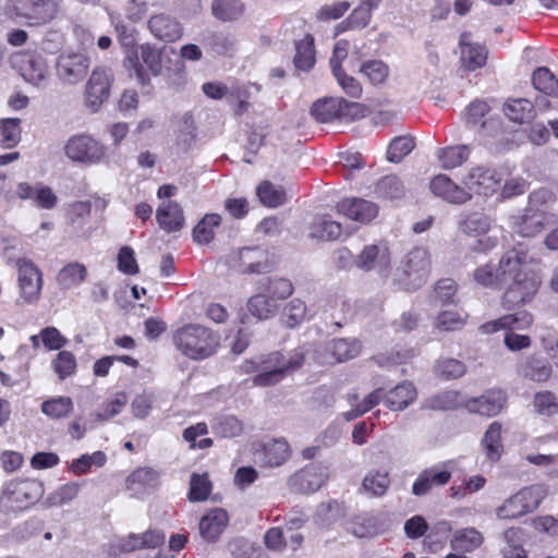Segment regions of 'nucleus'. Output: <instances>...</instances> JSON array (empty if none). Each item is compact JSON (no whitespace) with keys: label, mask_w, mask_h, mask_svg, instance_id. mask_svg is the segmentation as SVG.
I'll list each match as a JSON object with an SVG mask.
<instances>
[{"label":"nucleus","mask_w":558,"mask_h":558,"mask_svg":"<svg viewBox=\"0 0 558 558\" xmlns=\"http://www.w3.org/2000/svg\"><path fill=\"white\" fill-rule=\"evenodd\" d=\"M501 284H509L502 295V306L514 310L530 303L542 283L539 275L529 266L527 253L521 248L506 252L497 266Z\"/></svg>","instance_id":"1"},{"label":"nucleus","mask_w":558,"mask_h":558,"mask_svg":"<svg viewBox=\"0 0 558 558\" xmlns=\"http://www.w3.org/2000/svg\"><path fill=\"white\" fill-rule=\"evenodd\" d=\"M304 362V352L296 349L287 355L281 352H271L267 355H260L256 360H245L240 366L242 374L257 373L252 378L255 387H269L277 385L291 372L302 366Z\"/></svg>","instance_id":"2"},{"label":"nucleus","mask_w":558,"mask_h":558,"mask_svg":"<svg viewBox=\"0 0 558 558\" xmlns=\"http://www.w3.org/2000/svg\"><path fill=\"white\" fill-rule=\"evenodd\" d=\"M175 348L192 360H204L217 351L219 336L199 324H187L173 333Z\"/></svg>","instance_id":"3"},{"label":"nucleus","mask_w":558,"mask_h":558,"mask_svg":"<svg viewBox=\"0 0 558 558\" xmlns=\"http://www.w3.org/2000/svg\"><path fill=\"white\" fill-rule=\"evenodd\" d=\"M430 255L424 247H414L401 260L395 275L400 289L415 291L427 280L430 271Z\"/></svg>","instance_id":"4"},{"label":"nucleus","mask_w":558,"mask_h":558,"mask_svg":"<svg viewBox=\"0 0 558 558\" xmlns=\"http://www.w3.org/2000/svg\"><path fill=\"white\" fill-rule=\"evenodd\" d=\"M547 496V489L542 484L523 487L508 497L495 513L499 520H514L533 512Z\"/></svg>","instance_id":"5"},{"label":"nucleus","mask_w":558,"mask_h":558,"mask_svg":"<svg viewBox=\"0 0 558 558\" xmlns=\"http://www.w3.org/2000/svg\"><path fill=\"white\" fill-rule=\"evenodd\" d=\"M60 0H8L7 15L23 19L29 25H44L51 22L59 13Z\"/></svg>","instance_id":"6"},{"label":"nucleus","mask_w":558,"mask_h":558,"mask_svg":"<svg viewBox=\"0 0 558 558\" xmlns=\"http://www.w3.org/2000/svg\"><path fill=\"white\" fill-rule=\"evenodd\" d=\"M367 108L355 101H348L342 97H326L315 101L311 114L322 123L336 119L356 120L366 116Z\"/></svg>","instance_id":"7"},{"label":"nucleus","mask_w":558,"mask_h":558,"mask_svg":"<svg viewBox=\"0 0 558 558\" xmlns=\"http://www.w3.org/2000/svg\"><path fill=\"white\" fill-rule=\"evenodd\" d=\"M44 487L37 481H11L0 497V505L7 512H19L28 509L39 500Z\"/></svg>","instance_id":"8"},{"label":"nucleus","mask_w":558,"mask_h":558,"mask_svg":"<svg viewBox=\"0 0 558 558\" xmlns=\"http://www.w3.org/2000/svg\"><path fill=\"white\" fill-rule=\"evenodd\" d=\"M165 48H157L149 43L140 46L138 51L129 53L125 64L134 70L135 76L143 85L148 84L150 76H158L162 71V52Z\"/></svg>","instance_id":"9"},{"label":"nucleus","mask_w":558,"mask_h":558,"mask_svg":"<svg viewBox=\"0 0 558 558\" xmlns=\"http://www.w3.org/2000/svg\"><path fill=\"white\" fill-rule=\"evenodd\" d=\"M63 149L71 161L84 166L100 163L106 156V147L92 135L84 133L72 135Z\"/></svg>","instance_id":"10"},{"label":"nucleus","mask_w":558,"mask_h":558,"mask_svg":"<svg viewBox=\"0 0 558 558\" xmlns=\"http://www.w3.org/2000/svg\"><path fill=\"white\" fill-rule=\"evenodd\" d=\"M113 80L110 68L98 65L93 69L84 89V104L92 112H97L108 100Z\"/></svg>","instance_id":"11"},{"label":"nucleus","mask_w":558,"mask_h":558,"mask_svg":"<svg viewBox=\"0 0 558 558\" xmlns=\"http://www.w3.org/2000/svg\"><path fill=\"white\" fill-rule=\"evenodd\" d=\"M90 59L83 52H63L57 58L56 75L61 84L75 86L84 81Z\"/></svg>","instance_id":"12"},{"label":"nucleus","mask_w":558,"mask_h":558,"mask_svg":"<svg viewBox=\"0 0 558 558\" xmlns=\"http://www.w3.org/2000/svg\"><path fill=\"white\" fill-rule=\"evenodd\" d=\"M501 181L502 175L496 169L476 166L468 171L462 183L470 194L490 197L499 190Z\"/></svg>","instance_id":"13"},{"label":"nucleus","mask_w":558,"mask_h":558,"mask_svg":"<svg viewBox=\"0 0 558 558\" xmlns=\"http://www.w3.org/2000/svg\"><path fill=\"white\" fill-rule=\"evenodd\" d=\"M11 62L23 78L35 86L47 78L48 65L40 53L19 52L12 57Z\"/></svg>","instance_id":"14"},{"label":"nucleus","mask_w":558,"mask_h":558,"mask_svg":"<svg viewBox=\"0 0 558 558\" xmlns=\"http://www.w3.org/2000/svg\"><path fill=\"white\" fill-rule=\"evenodd\" d=\"M328 478V468L320 463H311L295 472L289 478L291 490L310 494L319 489Z\"/></svg>","instance_id":"15"},{"label":"nucleus","mask_w":558,"mask_h":558,"mask_svg":"<svg viewBox=\"0 0 558 558\" xmlns=\"http://www.w3.org/2000/svg\"><path fill=\"white\" fill-rule=\"evenodd\" d=\"M355 267L363 271H377L387 277L391 268V257L385 244L365 245L355 256Z\"/></svg>","instance_id":"16"},{"label":"nucleus","mask_w":558,"mask_h":558,"mask_svg":"<svg viewBox=\"0 0 558 558\" xmlns=\"http://www.w3.org/2000/svg\"><path fill=\"white\" fill-rule=\"evenodd\" d=\"M556 222V216L533 207H527L522 215L512 217V228L521 236L531 238L541 233L545 226Z\"/></svg>","instance_id":"17"},{"label":"nucleus","mask_w":558,"mask_h":558,"mask_svg":"<svg viewBox=\"0 0 558 558\" xmlns=\"http://www.w3.org/2000/svg\"><path fill=\"white\" fill-rule=\"evenodd\" d=\"M19 286L21 296L27 303H34L39 299L43 287L40 270L28 259H19Z\"/></svg>","instance_id":"18"},{"label":"nucleus","mask_w":558,"mask_h":558,"mask_svg":"<svg viewBox=\"0 0 558 558\" xmlns=\"http://www.w3.org/2000/svg\"><path fill=\"white\" fill-rule=\"evenodd\" d=\"M147 29L158 40L173 43L183 35L181 23L168 13L160 12L149 16Z\"/></svg>","instance_id":"19"},{"label":"nucleus","mask_w":558,"mask_h":558,"mask_svg":"<svg viewBox=\"0 0 558 558\" xmlns=\"http://www.w3.org/2000/svg\"><path fill=\"white\" fill-rule=\"evenodd\" d=\"M430 191L437 197L451 204H464L472 199V194L463 186L452 181L446 174L436 175L429 184Z\"/></svg>","instance_id":"20"},{"label":"nucleus","mask_w":558,"mask_h":558,"mask_svg":"<svg viewBox=\"0 0 558 558\" xmlns=\"http://www.w3.org/2000/svg\"><path fill=\"white\" fill-rule=\"evenodd\" d=\"M337 211L343 216L361 223L372 221L378 214L375 203L363 198H343L336 205Z\"/></svg>","instance_id":"21"},{"label":"nucleus","mask_w":558,"mask_h":558,"mask_svg":"<svg viewBox=\"0 0 558 558\" xmlns=\"http://www.w3.org/2000/svg\"><path fill=\"white\" fill-rule=\"evenodd\" d=\"M506 395L501 390H489L477 398L466 400L465 408L472 412L485 416H495L504 409Z\"/></svg>","instance_id":"22"},{"label":"nucleus","mask_w":558,"mask_h":558,"mask_svg":"<svg viewBox=\"0 0 558 558\" xmlns=\"http://www.w3.org/2000/svg\"><path fill=\"white\" fill-rule=\"evenodd\" d=\"M238 264H233L243 274H262L267 271V253L260 247H243L234 253Z\"/></svg>","instance_id":"23"},{"label":"nucleus","mask_w":558,"mask_h":558,"mask_svg":"<svg viewBox=\"0 0 558 558\" xmlns=\"http://www.w3.org/2000/svg\"><path fill=\"white\" fill-rule=\"evenodd\" d=\"M289 457V444L282 438L265 442L260 449L255 452V461L270 468L283 464Z\"/></svg>","instance_id":"24"},{"label":"nucleus","mask_w":558,"mask_h":558,"mask_svg":"<svg viewBox=\"0 0 558 558\" xmlns=\"http://www.w3.org/2000/svg\"><path fill=\"white\" fill-rule=\"evenodd\" d=\"M533 323V316L527 311H519L513 314L504 315L497 319L481 325L482 333L489 335L499 330L526 329Z\"/></svg>","instance_id":"25"},{"label":"nucleus","mask_w":558,"mask_h":558,"mask_svg":"<svg viewBox=\"0 0 558 558\" xmlns=\"http://www.w3.org/2000/svg\"><path fill=\"white\" fill-rule=\"evenodd\" d=\"M165 542V534L158 530H148L142 534L131 533L119 541V547L123 553H132L141 549H155Z\"/></svg>","instance_id":"26"},{"label":"nucleus","mask_w":558,"mask_h":558,"mask_svg":"<svg viewBox=\"0 0 558 558\" xmlns=\"http://www.w3.org/2000/svg\"><path fill=\"white\" fill-rule=\"evenodd\" d=\"M517 372L526 379L544 383L550 378L553 368L546 359L531 354L519 362Z\"/></svg>","instance_id":"27"},{"label":"nucleus","mask_w":558,"mask_h":558,"mask_svg":"<svg viewBox=\"0 0 558 558\" xmlns=\"http://www.w3.org/2000/svg\"><path fill=\"white\" fill-rule=\"evenodd\" d=\"M16 195L21 199L34 201L36 206L45 209L53 208L58 199L52 190L43 183L31 185L27 182H21L17 185Z\"/></svg>","instance_id":"28"},{"label":"nucleus","mask_w":558,"mask_h":558,"mask_svg":"<svg viewBox=\"0 0 558 558\" xmlns=\"http://www.w3.org/2000/svg\"><path fill=\"white\" fill-rule=\"evenodd\" d=\"M460 49V60L466 70L475 71L486 64L487 49L483 45L472 43L469 34L461 35Z\"/></svg>","instance_id":"29"},{"label":"nucleus","mask_w":558,"mask_h":558,"mask_svg":"<svg viewBox=\"0 0 558 558\" xmlns=\"http://www.w3.org/2000/svg\"><path fill=\"white\" fill-rule=\"evenodd\" d=\"M451 478V473L446 470H439L432 466L422 471L412 485V494L414 496H425L433 487L444 486Z\"/></svg>","instance_id":"30"},{"label":"nucleus","mask_w":558,"mask_h":558,"mask_svg":"<svg viewBox=\"0 0 558 558\" xmlns=\"http://www.w3.org/2000/svg\"><path fill=\"white\" fill-rule=\"evenodd\" d=\"M228 513L217 508L204 515L199 521V534L206 542H215L228 524Z\"/></svg>","instance_id":"31"},{"label":"nucleus","mask_w":558,"mask_h":558,"mask_svg":"<svg viewBox=\"0 0 558 558\" xmlns=\"http://www.w3.org/2000/svg\"><path fill=\"white\" fill-rule=\"evenodd\" d=\"M159 474L151 468H138L133 471L125 481L126 489L133 496H140L148 490L155 489L158 485Z\"/></svg>","instance_id":"32"},{"label":"nucleus","mask_w":558,"mask_h":558,"mask_svg":"<svg viewBox=\"0 0 558 558\" xmlns=\"http://www.w3.org/2000/svg\"><path fill=\"white\" fill-rule=\"evenodd\" d=\"M156 218L160 228L169 233L179 231L184 225L182 208L174 202H163L157 209Z\"/></svg>","instance_id":"33"},{"label":"nucleus","mask_w":558,"mask_h":558,"mask_svg":"<svg viewBox=\"0 0 558 558\" xmlns=\"http://www.w3.org/2000/svg\"><path fill=\"white\" fill-rule=\"evenodd\" d=\"M458 223L463 233L469 235H481L487 233L492 229L494 220L483 213L465 211L460 215Z\"/></svg>","instance_id":"34"},{"label":"nucleus","mask_w":558,"mask_h":558,"mask_svg":"<svg viewBox=\"0 0 558 558\" xmlns=\"http://www.w3.org/2000/svg\"><path fill=\"white\" fill-rule=\"evenodd\" d=\"M416 389L410 381H403L391 389L385 399V404L393 411L408 408L416 399Z\"/></svg>","instance_id":"35"},{"label":"nucleus","mask_w":558,"mask_h":558,"mask_svg":"<svg viewBox=\"0 0 558 558\" xmlns=\"http://www.w3.org/2000/svg\"><path fill=\"white\" fill-rule=\"evenodd\" d=\"M471 155V147L469 145H452L438 148L436 157L441 167L446 170L456 169L461 167L468 161Z\"/></svg>","instance_id":"36"},{"label":"nucleus","mask_w":558,"mask_h":558,"mask_svg":"<svg viewBox=\"0 0 558 558\" xmlns=\"http://www.w3.org/2000/svg\"><path fill=\"white\" fill-rule=\"evenodd\" d=\"M342 233V227L339 222L332 220L329 216H317L310 231V236L323 241L337 240Z\"/></svg>","instance_id":"37"},{"label":"nucleus","mask_w":558,"mask_h":558,"mask_svg":"<svg viewBox=\"0 0 558 558\" xmlns=\"http://www.w3.org/2000/svg\"><path fill=\"white\" fill-rule=\"evenodd\" d=\"M86 276V267L78 262H73L60 269L57 275V282L62 289L69 290L83 283Z\"/></svg>","instance_id":"38"},{"label":"nucleus","mask_w":558,"mask_h":558,"mask_svg":"<svg viewBox=\"0 0 558 558\" xmlns=\"http://www.w3.org/2000/svg\"><path fill=\"white\" fill-rule=\"evenodd\" d=\"M314 37L310 34L295 44L293 63L298 70L310 71L315 64Z\"/></svg>","instance_id":"39"},{"label":"nucleus","mask_w":558,"mask_h":558,"mask_svg":"<svg viewBox=\"0 0 558 558\" xmlns=\"http://www.w3.org/2000/svg\"><path fill=\"white\" fill-rule=\"evenodd\" d=\"M247 308L254 317L264 320L276 314L278 304L267 293H258L248 300Z\"/></svg>","instance_id":"40"},{"label":"nucleus","mask_w":558,"mask_h":558,"mask_svg":"<svg viewBox=\"0 0 558 558\" xmlns=\"http://www.w3.org/2000/svg\"><path fill=\"white\" fill-rule=\"evenodd\" d=\"M504 111L511 121L517 123H526L534 118V106L524 98L509 100L505 104Z\"/></svg>","instance_id":"41"},{"label":"nucleus","mask_w":558,"mask_h":558,"mask_svg":"<svg viewBox=\"0 0 558 558\" xmlns=\"http://www.w3.org/2000/svg\"><path fill=\"white\" fill-rule=\"evenodd\" d=\"M244 12V4L240 0H213L211 13L222 21L231 22L240 19Z\"/></svg>","instance_id":"42"},{"label":"nucleus","mask_w":558,"mask_h":558,"mask_svg":"<svg viewBox=\"0 0 558 558\" xmlns=\"http://www.w3.org/2000/svg\"><path fill=\"white\" fill-rule=\"evenodd\" d=\"M327 350L336 362H344L357 356L361 350L360 342L355 339H333L327 345Z\"/></svg>","instance_id":"43"},{"label":"nucleus","mask_w":558,"mask_h":558,"mask_svg":"<svg viewBox=\"0 0 558 558\" xmlns=\"http://www.w3.org/2000/svg\"><path fill=\"white\" fill-rule=\"evenodd\" d=\"M483 446L487 458L492 461H498L501 457V424L493 422L486 430L483 438Z\"/></svg>","instance_id":"44"},{"label":"nucleus","mask_w":558,"mask_h":558,"mask_svg":"<svg viewBox=\"0 0 558 558\" xmlns=\"http://www.w3.org/2000/svg\"><path fill=\"white\" fill-rule=\"evenodd\" d=\"M221 217L217 214L206 215L193 229V239L198 244H207L213 241L215 228L220 226Z\"/></svg>","instance_id":"45"},{"label":"nucleus","mask_w":558,"mask_h":558,"mask_svg":"<svg viewBox=\"0 0 558 558\" xmlns=\"http://www.w3.org/2000/svg\"><path fill=\"white\" fill-rule=\"evenodd\" d=\"M256 194L260 203L267 207H278L287 201L283 189L269 181L262 182L256 189Z\"/></svg>","instance_id":"46"},{"label":"nucleus","mask_w":558,"mask_h":558,"mask_svg":"<svg viewBox=\"0 0 558 558\" xmlns=\"http://www.w3.org/2000/svg\"><path fill=\"white\" fill-rule=\"evenodd\" d=\"M482 543V534L477 530L470 527L457 531L451 541V546L453 549L470 553L480 547Z\"/></svg>","instance_id":"47"},{"label":"nucleus","mask_w":558,"mask_h":558,"mask_svg":"<svg viewBox=\"0 0 558 558\" xmlns=\"http://www.w3.org/2000/svg\"><path fill=\"white\" fill-rule=\"evenodd\" d=\"M375 192L379 197L396 199L404 195L405 186L397 175L390 174L381 178L377 182Z\"/></svg>","instance_id":"48"},{"label":"nucleus","mask_w":558,"mask_h":558,"mask_svg":"<svg viewBox=\"0 0 558 558\" xmlns=\"http://www.w3.org/2000/svg\"><path fill=\"white\" fill-rule=\"evenodd\" d=\"M213 429L216 435L222 438L238 437L243 433V423L233 415H223L215 418Z\"/></svg>","instance_id":"49"},{"label":"nucleus","mask_w":558,"mask_h":558,"mask_svg":"<svg viewBox=\"0 0 558 558\" xmlns=\"http://www.w3.org/2000/svg\"><path fill=\"white\" fill-rule=\"evenodd\" d=\"M73 408L74 404L70 397H57L41 403V412L54 420L66 417Z\"/></svg>","instance_id":"50"},{"label":"nucleus","mask_w":558,"mask_h":558,"mask_svg":"<svg viewBox=\"0 0 558 558\" xmlns=\"http://www.w3.org/2000/svg\"><path fill=\"white\" fill-rule=\"evenodd\" d=\"M21 140V119L7 118L0 120V145L14 147Z\"/></svg>","instance_id":"51"},{"label":"nucleus","mask_w":558,"mask_h":558,"mask_svg":"<svg viewBox=\"0 0 558 558\" xmlns=\"http://www.w3.org/2000/svg\"><path fill=\"white\" fill-rule=\"evenodd\" d=\"M390 485V478L387 472L372 471L366 474L362 482L363 489L369 496H383Z\"/></svg>","instance_id":"52"},{"label":"nucleus","mask_w":558,"mask_h":558,"mask_svg":"<svg viewBox=\"0 0 558 558\" xmlns=\"http://www.w3.org/2000/svg\"><path fill=\"white\" fill-rule=\"evenodd\" d=\"M306 313L305 303L301 299H293L284 306L281 320L287 327L294 328L305 320Z\"/></svg>","instance_id":"53"},{"label":"nucleus","mask_w":558,"mask_h":558,"mask_svg":"<svg viewBox=\"0 0 558 558\" xmlns=\"http://www.w3.org/2000/svg\"><path fill=\"white\" fill-rule=\"evenodd\" d=\"M532 82L534 87L546 96L554 95L558 92V80L546 66H539L534 70Z\"/></svg>","instance_id":"54"},{"label":"nucleus","mask_w":558,"mask_h":558,"mask_svg":"<svg viewBox=\"0 0 558 558\" xmlns=\"http://www.w3.org/2000/svg\"><path fill=\"white\" fill-rule=\"evenodd\" d=\"M51 366L59 379L63 380L76 372V359L70 351H60L51 361Z\"/></svg>","instance_id":"55"},{"label":"nucleus","mask_w":558,"mask_h":558,"mask_svg":"<svg viewBox=\"0 0 558 558\" xmlns=\"http://www.w3.org/2000/svg\"><path fill=\"white\" fill-rule=\"evenodd\" d=\"M372 19L368 9L362 8L360 4L352 11L350 16L337 25V35L349 29H361L366 27Z\"/></svg>","instance_id":"56"},{"label":"nucleus","mask_w":558,"mask_h":558,"mask_svg":"<svg viewBox=\"0 0 558 558\" xmlns=\"http://www.w3.org/2000/svg\"><path fill=\"white\" fill-rule=\"evenodd\" d=\"M458 404V395L454 391H442L424 400L422 408L433 411H447Z\"/></svg>","instance_id":"57"},{"label":"nucleus","mask_w":558,"mask_h":558,"mask_svg":"<svg viewBox=\"0 0 558 558\" xmlns=\"http://www.w3.org/2000/svg\"><path fill=\"white\" fill-rule=\"evenodd\" d=\"M415 144L412 137L398 136L395 137L387 149V159L390 162H400L414 148Z\"/></svg>","instance_id":"58"},{"label":"nucleus","mask_w":558,"mask_h":558,"mask_svg":"<svg viewBox=\"0 0 558 558\" xmlns=\"http://www.w3.org/2000/svg\"><path fill=\"white\" fill-rule=\"evenodd\" d=\"M343 514L341 504L336 500L322 502L315 513V522L322 526H327L338 520Z\"/></svg>","instance_id":"59"},{"label":"nucleus","mask_w":558,"mask_h":558,"mask_svg":"<svg viewBox=\"0 0 558 558\" xmlns=\"http://www.w3.org/2000/svg\"><path fill=\"white\" fill-rule=\"evenodd\" d=\"M80 492V485L76 483H68L60 486L52 494H50L45 505L47 507H60L72 501Z\"/></svg>","instance_id":"60"},{"label":"nucleus","mask_w":558,"mask_h":558,"mask_svg":"<svg viewBox=\"0 0 558 558\" xmlns=\"http://www.w3.org/2000/svg\"><path fill=\"white\" fill-rule=\"evenodd\" d=\"M360 72L368 78L373 85L383 84L389 74V68L380 60H369L364 62Z\"/></svg>","instance_id":"61"},{"label":"nucleus","mask_w":558,"mask_h":558,"mask_svg":"<svg viewBox=\"0 0 558 558\" xmlns=\"http://www.w3.org/2000/svg\"><path fill=\"white\" fill-rule=\"evenodd\" d=\"M211 490V484L207 474H192L190 481L189 499L193 502L204 501L207 499Z\"/></svg>","instance_id":"62"},{"label":"nucleus","mask_w":558,"mask_h":558,"mask_svg":"<svg viewBox=\"0 0 558 558\" xmlns=\"http://www.w3.org/2000/svg\"><path fill=\"white\" fill-rule=\"evenodd\" d=\"M107 461L104 451H95L92 454H82L71 463V471L75 474H85L92 465L102 466Z\"/></svg>","instance_id":"63"},{"label":"nucleus","mask_w":558,"mask_h":558,"mask_svg":"<svg viewBox=\"0 0 558 558\" xmlns=\"http://www.w3.org/2000/svg\"><path fill=\"white\" fill-rule=\"evenodd\" d=\"M466 316L454 311L440 312L435 319V328L441 331H453L462 328Z\"/></svg>","instance_id":"64"}]
</instances>
